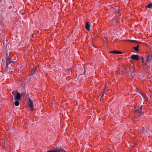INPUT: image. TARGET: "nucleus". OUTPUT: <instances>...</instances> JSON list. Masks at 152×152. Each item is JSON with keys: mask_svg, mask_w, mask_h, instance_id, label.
Masks as SVG:
<instances>
[{"mask_svg": "<svg viewBox=\"0 0 152 152\" xmlns=\"http://www.w3.org/2000/svg\"><path fill=\"white\" fill-rule=\"evenodd\" d=\"M143 105H141L140 107H137V109L134 111V116L136 118H137L141 115Z\"/></svg>", "mask_w": 152, "mask_h": 152, "instance_id": "f257e3e1", "label": "nucleus"}, {"mask_svg": "<svg viewBox=\"0 0 152 152\" xmlns=\"http://www.w3.org/2000/svg\"><path fill=\"white\" fill-rule=\"evenodd\" d=\"M17 91H13L12 92V94L14 95L15 100V101H20L22 99L20 94Z\"/></svg>", "mask_w": 152, "mask_h": 152, "instance_id": "f03ea898", "label": "nucleus"}, {"mask_svg": "<svg viewBox=\"0 0 152 152\" xmlns=\"http://www.w3.org/2000/svg\"><path fill=\"white\" fill-rule=\"evenodd\" d=\"M15 62L13 60L12 58L9 57H6V65L5 68L6 70L7 71V69L9 68V65L11 63H14Z\"/></svg>", "mask_w": 152, "mask_h": 152, "instance_id": "7ed1b4c3", "label": "nucleus"}, {"mask_svg": "<svg viewBox=\"0 0 152 152\" xmlns=\"http://www.w3.org/2000/svg\"><path fill=\"white\" fill-rule=\"evenodd\" d=\"M28 106L29 107H30L31 110H33L34 109V105L32 101L30 98H28Z\"/></svg>", "mask_w": 152, "mask_h": 152, "instance_id": "20e7f679", "label": "nucleus"}, {"mask_svg": "<svg viewBox=\"0 0 152 152\" xmlns=\"http://www.w3.org/2000/svg\"><path fill=\"white\" fill-rule=\"evenodd\" d=\"M152 57L151 56L149 55L147 56L146 58V61L145 63V65L148 64L150 63Z\"/></svg>", "mask_w": 152, "mask_h": 152, "instance_id": "39448f33", "label": "nucleus"}, {"mask_svg": "<svg viewBox=\"0 0 152 152\" xmlns=\"http://www.w3.org/2000/svg\"><path fill=\"white\" fill-rule=\"evenodd\" d=\"M130 58L132 60L135 61H138L139 59V56L135 54L132 55Z\"/></svg>", "mask_w": 152, "mask_h": 152, "instance_id": "423d86ee", "label": "nucleus"}, {"mask_svg": "<svg viewBox=\"0 0 152 152\" xmlns=\"http://www.w3.org/2000/svg\"><path fill=\"white\" fill-rule=\"evenodd\" d=\"M62 150L61 148H56L54 149V150H49L47 151V152H60Z\"/></svg>", "mask_w": 152, "mask_h": 152, "instance_id": "0eeeda50", "label": "nucleus"}, {"mask_svg": "<svg viewBox=\"0 0 152 152\" xmlns=\"http://www.w3.org/2000/svg\"><path fill=\"white\" fill-rule=\"evenodd\" d=\"M37 66L34 67L31 71V73L32 75H34L36 73Z\"/></svg>", "mask_w": 152, "mask_h": 152, "instance_id": "6e6552de", "label": "nucleus"}, {"mask_svg": "<svg viewBox=\"0 0 152 152\" xmlns=\"http://www.w3.org/2000/svg\"><path fill=\"white\" fill-rule=\"evenodd\" d=\"M90 25L89 23L87 22L85 24V28L86 30L89 31L90 29Z\"/></svg>", "mask_w": 152, "mask_h": 152, "instance_id": "1a4fd4ad", "label": "nucleus"}, {"mask_svg": "<svg viewBox=\"0 0 152 152\" xmlns=\"http://www.w3.org/2000/svg\"><path fill=\"white\" fill-rule=\"evenodd\" d=\"M138 92L142 96V97L145 99V100L148 99V98L145 95H144L141 93H140L139 91Z\"/></svg>", "mask_w": 152, "mask_h": 152, "instance_id": "9d476101", "label": "nucleus"}, {"mask_svg": "<svg viewBox=\"0 0 152 152\" xmlns=\"http://www.w3.org/2000/svg\"><path fill=\"white\" fill-rule=\"evenodd\" d=\"M110 53H116V54H121V53H122L121 52H120L119 51L117 50H116V51H112L110 52Z\"/></svg>", "mask_w": 152, "mask_h": 152, "instance_id": "9b49d317", "label": "nucleus"}, {"mask_svg": "<svg viewBox=\"0 0 152 152\" xmlns=\"http://www.w3.org/2000/svg\"><path fill=\"white\" fill-rule=\"evenodd\" d=\"M152 7V3H150L148 4L146 7V8H151Z\"/></svg>", "mask_w": 152, "mask_h": 152, "instance_id": "f8f14e48", "label": "nucleus"}, {"mask_svg": "<svg viewBox=\"0 0 152 152\" xmlns=\"http://www.w3.org/2000/svg\"><path fill=\"white\" fill-rule=\"evenodd\" d=\"M19 101H16L15 102V105L16 106H18L19 105L20 103Z\"/></svg>", "mask_w": 152, "mask_h": 152, "instance_id": "ddd939ff", "label": "nucleus"}, {"mask_svg": "<svg viewBox=\"0 0 152 152\" xmlns=\"http://www.w3.org/2000/svg\"><path fill=\"white\" fill-rule=\"evenodd\" d=\"M133 49L136 51H139V49L137 48L136 47H134L133 48Z\"/></svg>", "mask_w": 152, "mask_h": 152, "instance_id": "4468645a", "label": "nucleus"}, {"mask_svg": "<svg viewBox=\"0 0 152 152\" xmlns=\"http://www.w3.org/2000/svg\"><path fill=\"white\" fill-rule=\"evenodd\" d=\"M105 89H106V87H105L104 89V91H102V94L104 95L105 94V93H106Z\"/></svg>", "mask_w": 152, "mask_h": 152, "instance_id": "2eb2a0df", "label": "nucleus"}, {"mask_svg": "<svg viewBox=\"0 0 152 152\" xmlns=\"http://www.w3.org/2000/svg\"><path fill=\"white\" fill-rule=\"evenodd\" d=\"M133 42H135V43H137L138 44H139L141 42H138V41H137L136 40H134Z\"/></svg>", "mask_w": 152, "mask_h": 152, "instance_id": "dca6fc26", "label": "nucleus"}, {"mask_svg": "<svg viewBox=\"0 0 152 152\" xmlns=\"http://www.w3.org/2000/svg\"><path fill=\"white\" fill-rule=\"evenodd\" d=\"M144 131H145V129H144V128L143 127V129L140 131V132L142 133Z\"/></svg>", "mask_w": 152, "mask_h": 152, "instance_id": "f3484780", "label": "nucleus"}, {"mask_svg": "<svg viewBox=\"0 0 152 152\" xmlns=\"http://www.w3.org/2000/svg\"><path fill=\"white\" fill-rule=\"evenodd\" d=\"M20 95H21V96H22L24 97L25 96V93H22L21 94H20Z\"/></svg>", "mask_w": 152, "mask_h": 152, "instance_id": "a211bd4d", "label": "nucleus"}, {"mask_svg": "<svg viewBox=\"0 0 152 152\" xmlns=\"http://www.w3.org/2000/svg\"><path fill=\"white\" fill-rule=\"evenodd\" d=\"M128 41H129L130 42H133L134 40L130 39V40H128Z\"/></svg>", "mask_w": 152, "mask_h": 152, "instance_id": "6ab92c4d", "label": "nucleus"}, {"mask_svg": "<svg viewBox=\"0 0 152 152\" xmlns=\"http://www.w3.org/2000/svg\"><path fill=\"white\" fill-rule=\"evenodd\" d=\"M104 94H102V95H101V98H100V99H102V97L104 96Z\"/></svg>", "mask_w": 152, "mask_h": 152, "instance_id": "aec40b11", "label": "nucleus"}, {"mask_svg": "<svg viewBox=\"0 0 152 152\" xmlns=\"http://www.w3.org/2000/svg\"><path fill=\"white\" fill-rule=\"evenodd\" d=\"M142 64L144 65H145V63H144V61H142Z\"/></svg>", "mask_w": 152, "mask_h": 152, "instance_id": "412c9836", "label": "nucleus"}, {"mask_svg": "<svg viewBox=\"0 0 152 152\" xmlns=\"http://www.w3.org/2000/svg\"><path fill=\"white\" fill-rule=\"evenodd\" d=\"M141 60H142V61H143V60H144V58H143V57H142L141 58Z\"/></svg>", "mask_w": 152, "mask_h": 152, "instance_id": "4be33fe9", "label": "nucleus"}, {"mask_svg": "<svg viewBox=\"0 0 152 152\" xmlns=\"http://www.w3.org/2000/svg\"><path fill=\"white\" fill-rule=\"evenodd\" d=\"M137 48H139V45H138L136 47Z\"/></svg>", "mask_w": 152, "mask_h": 152, "instance_id": "5701e85b", "label": "nucleus"}, {"mask_svg": "<svg viewBox=\"0 0 152 152\" xmlns=\"http://www.w3.org/2000/svg\"><path fill=\"white\" fill-rule=\"evenodd\" d=\"M105 39L106 40H107V37H104Z\"/></svg>", "mask_w": 152, "mask_h": 152, "instance_id": "b1692460", "label": "nucleus"}, {"mask_svg": "<svg viewBox=\"0 0 152 152\" xmlns=\"http://www.w3.org/2000/svg\"><path fill=\"white\" fill-rule=\"evenodd\" d=\"M68 72H70V69H69L67 70Z\"/></svg>", "mask_w": 152, "mask_h": 152, "instance_id": "393cba45", "label": "nucleus"}, {"mask_svg": "<svg viewBox=\"0 0 152 152\" xmlns=\"http://www.w3.org/2000/svg\"><path fill=\"white\" fill-rule=\"evenodd\" d=\"M84 74H85V70H84Z\"/></svg>", "mask_w": 152, "mask_h": 152, "instance_id": "a878e982", "label": "nucleus"}, {"mask_svg": "<svg viewBox=\"0 0 152 152\" xmlns=\"http://www.w3.org/2000/svg\"><path fill=\"white\" fill-rule=\"evenodd\" d=\"M5 142H6L5 141H4V144H5Z\"/></svg>", "mask_w": 152, "mask_h": 152, "instance_id": "bb28decb", "label": "nucleus"}, {"mask_svg": "<svg viewBox=\"0 0 152 152\" xmlns=\"http://www.w3.org/2000/svg\"><path fill=\"white\" fill-rule=\"evenodd\" d=\"M65 152H66V151H65Z\"/></svg>", "mask_w": 152, "mask_h": 152, "instance_id": "cd10ccee", "label": "nucleus"}]
</instances>
